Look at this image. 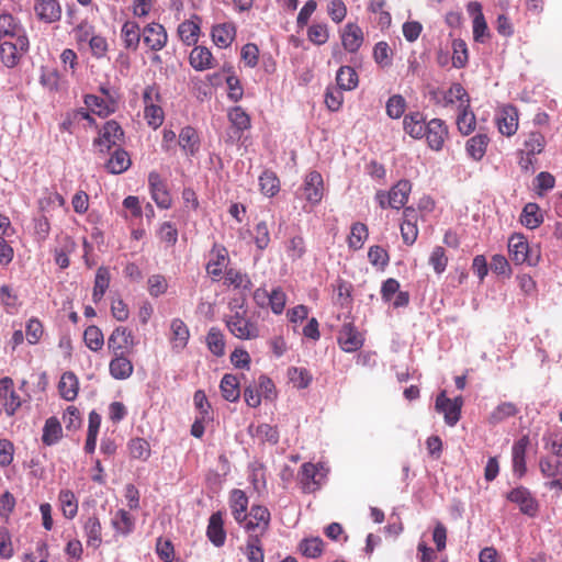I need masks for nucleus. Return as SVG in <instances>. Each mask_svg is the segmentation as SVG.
<instances>
[{"label":"nucleus","mask_w":562,"mask_h":562,"mask_svg":"<svg viewBox=\"0 0 562 562\" xmlns=\"http://www.w3.org/2000/svg\"><path fill=\"white\" fill-rule=\"evenodd\" d=\"M406 100L401 94H394L386 102V114L391 119H400L406 110Z\"/></svg>","instance_id":"nucleus-62"},{"label":"nucleus","mask_w":562,"mask_h":562,"mask_svg":"<svg viewBox=\"0 0 562 562\" xmlns=\"http://www.w3.org/2000/svg\"><path fill=\"white\" fill-rule=\"evenodd\" d=\"M463 406V400L461 396H457L451 400L446 396V392H441L436 398L437 412L443 414L445 423L453 427L458 424L461 418V409Z\"/></svg>","instance_id":"nucleus-8"},{"label":"nucleus","mask_w":562,"mask_h":562,"mask_svg":"<svg viewBox=\"0 0 562 562\" xmlns=\"http://www.w3.org/2000/svg\"><path fill=\"white\" fill-rule=\"evenodd\" d=\"M144 117L149 126L158 128L162 125L165 113L160 103L144 108Z\"/></svg>","instance_id":"nucleus-64"},{"label":"nucleus","mask_w":562,"mask_h":562,"mask_svg":"<svg viewBox=\"0 0 562 562\" xmlns=\"http://www.w3.org/2000/svg\"><path fill=\"white\" fill-rule=\"evenodd\" d=\"M83 121H86L89 126L95 124V120L90 115L87 109L80 108L72 110L66 114L65 119L60 123V131L72 134L76 127Z\"/></svg>","instance_id":"nucleus-24"},{"label":"nucleus","mask_w":562,"mask_h":562,"mask_svg":"<svg viewBox=\"0 0 562 562\" xmlns=\"http://www.w3.org/2000/svg\"><path fill=\"white\" fill-rule=\"evenodd\" d=\"M488 144V136L486 134L479 133L468 139L465 144V149L468 155L472 159H474L475 161H480L484 157Z\"/></svg>","instance_id":"nucleus-40"},{"label":"nucleus","mask_w":562,"mask_h":562,"mask_svg":"<svg viewBox=\"0 0 562 562\" xmlns=\"http://www.w3.org/2000/svg\"><path fill=\"white\" fill-rule=\"evenodd\" d=\"M425 138L428 146L436 151L443 148L449 136L447 124L441 119H431L426 125Z\"/></svg>","instance_id":"nucleus-10"},{"label":"nucleus","mask_w":562,"mask_h":562,"mask_svg":"<svg viewBox=\"0 0 562 562\" xmlns=\"http://www.w3.org/2000/svg\"><path fill=\"white\" fill-rule=\"evenodd\" d=\"M518 110L514 105L503 106L496 119L499 132L505 136H513L518 130Z\"/></svg>","instance_id":"nucleus-19"},{"label":"nucleus","mask_w":562,"mask_h":562,"mask_svg":"<svg viewBox=\"0 0 562 562\" xmlns=\"http://www.w3.org/2000/svg\"><path fill=\"white\" fill-rule=\"evenodd\" d=\"M222 396L228 402H236L240 396L239 380L236 375L226 373L220 384Z\"/></svg>","instance_id":"nucleus-41"},{"label":"nucleus","mask_w":562,"mask_h":562,"mask_svg":"<svg viewBox=\"0 0 562 562\" xmlns=\"http://www.w3.org/2000/svg\"><path fill=\"white\" fill-rule=\"evenodd\" d=\"M411 191V182L408 180H400L387 192V206L400 210L407 203Z\"/></svg>","instance_id":"nucleus-25"},{"label":"nucleus","mask_w":562,"mask_h":562,"mask_svg":"<svg viewBox=\"0 0 562 562\" xmlns=\"http://www.w3.org/2000/svg\"><path fill=\"white\" fill-rule=\"evenodd\" d=\"M83 341L91 351H99L104 345L102 330L94 325L88 326L83 333Z\"/></svg>","instance_id":"nucleus-55"},{"label":"nucleus","mask_w":562,"mask_h":562,"mask_svg":"<svg viewBox=\"0 0 562 562\" xmlns=\"http://www.w3.org/2000/svg\"><path fill=\"white\" fill-rule=\"evenodd\" d=\"M142 35L144 44L154 52L161 50L167 44V32L159 23L153 22L147 24L143 29Z\"/></svg>","instance_id":"nucleus-14"},{"label":"nucleus","mask_w":562,"mask_h":562,"mask_svg":"<svg viewBox=\"0 0 562 562\" xmlns=\"http://www.w3.org/2000/svg\"><path fill=\"white\" fill-rule=\"evenodd\" d=\"M58 502L63 515L67 519H74L78 514V499L70 490H61L58 494Z\"/></svg>","instance_id":"nucleus-42"},{"label":"nucleus","mask_w":562,"mask_h":562,"mask_svg":"<svg viewBox=\"0 0 562 562\" xmlns=\"http://www.w3.org/2000/svg\"><path fill=\"white\" fill-rule=\"evenodd\" d=\"M539 470L547 479H554L562 475V461L553 457H541L539 459Z\"/></svg>","instance_id":"nucleus-50"},{"label":"nucleus","mask_w":562,"mask_h":562,"mask_svg":"<svg viewBox=\"0 0 562 562\" xmlns=\"http://www.w3.org/2000/svg\"><path fill=\"white\" fill-rule=\"evenodd\" d=\"M318 470L313 463H304L299 472V481L302 485L304 493H313L319 488V481L317 480Z\"/></svg>","instance_id":"nucleus-34"},{"label":"nucleus","mask_w":562,"mask_h":562,"mask_svg":"<svg viewBox=\"0 0 562 562\" xmlns=\"http://www.w3.org/2000/svg\"><path fill=\"white\" fill-rule=\"evenodd\" d=\"M124 139V131L122 126L114 120L104 123L99 131L98 138L94 139V145L101 151H109L112 147H120Z\"/></svg>","instance_id":"nucleus-6"},{"label":"nucleus","mask_w":562,"mask_h":562,"mask_svg":"<svg viewBox=\"0 0 562 562\" xmlns=\"http://www.w3.org/2000/svg\"><path fill=\"white\" fill-rule=\"evenodd\" d=\"M261 539L262 538H256V536L247 538L244 553L249 562L265 561V553Z\"/></svg>","instance_id":"nucleus-54"},{"label":"nucleus","mask_w":562,"mask_h":562,"mask_svg":"<svg viewBox=\"0 0 562 562\" xmlns=\"http://www.w3.org/2000/svg\"><path fill=\"white\" fill-rule=\"evenodd\" d=\"M206 344L210 351L216 356L222 357L225 353V338L223 333L216 328L212 327L206 335Z\"/></svg>","instance_id":"nucleus-56"},{"label":"nucleus","mask_w":562,"mask_h":562,"mask_svg":"<svg viewBox=\"0 0 562 562\" xmlns=\"http://www.w3.org/2000/svg\"><path fill=\"white\" fill-rule=\"evenodd\" d=\"M546 146L544 136L540 132H530L524 142L525 153L529 155H539Z\"/></svg>","instance_id":"nucleus-59"},{"label":"nucleus","mask_w":562,"mask_h":562,"mask_svg":"<svg viewBox=\"0 0 562 562\" xmlns=\"http://www.w3.org/2000/svg\"><path fill=\"white\" fill-rule=\"evenodd\" d=\"M426 119L425 115L419 112H409L403 119V130L414 139H422L426 133Z\"/></svg>","instance_id":"nucleus-20"},{"label":"nucleus","mask_w":562,"mask_h":562,"mask_svg":"<svg viewBox=\"0 0 562 562\" xmlns=\"http://www.w3.org/2000/svg\"><path fill=\"white\" fill-rule=\"evenodd\" d=\"M94 34V26L88 21H81L72 29V35L79 49L82 48L86 43H89Z\"/></svg>","instance_id":"nucleus-58"},{"label":"nucleus","mask_w":562,"mask_h":562,"mask_svg":"<svg viewBox=\"0 0 562 562\" xmlns=\"http://www.w3.org/2000/svg\"><path fill=\"white\" fill-rule=\"evenodd\" d=\"M303 196L312 205L318 204L324 194L323 177L318 171H311L306 175L303 186Z\"/></svg>","instance_id":"nucleus-12"},{"label":"nucleus","mask_w":562,"mask_h":562,"mask_svg":"<svg viewBox=\"0 0 562 562\" xmlns=\"http://www.w3.org/2000/svg\"><path fill=\"white\" fill-rule=\"evenodd\" d=\"M206 536L215 547H222L226 540L224 530L223 514L221 512L213 513L209 519Z\"/></svg>","instance_id":"nucleus-28"},{"label":"nucleus","mask_w":562,"mask_h":562,"mask_svg":"<svg viewBox=\"0 0 562 562\" xmlns=\"http://www.w3.org/2000/svg\"><path fill=\"white\" fill-rule=\"evenodd\" d=\"M337 88L341 90H353L357 88L359 79L357 71L350 66H341L336 76Z\"/></svg>","instance_id":"nucleus-45"},{"label":"nucleus","mask_w":562,"mask_h":562,"mask_svg":"<svg viewBox=\"0 0 562 562\" xmlns=\"http://www.w3.org/2000/svg\"><path fill=\"white\" fill-rule=\"evenodd\" d=\"M529 437L522 436L519 438L513 446L512 454H513V470L519 477L525 475L527 471L526 467V451L529 446Z\"/></svg>","instance_id":"nucleus-29"},{"label":"nucleus","mask_w":562,"mask_h":562,"mask_svg":"<svg viewBox=\"0 0 562 562\" xmlns=\"http://www.w3.org/2000/svg\"><path fill=\"white\" fill-rule=\"evenodd\" d=\"M111 283V272L110 269L105 266H101L97 269L93 290H92V301L94 303H99L104 294L106 293Z\"/></svg>","instance_id":"nucleus-36"},{"label":"nucleus","mask_w":562,"mask_h":562,"mask_svg":"<svg viewBox=\"0 0 562 562\" xmlns=\"http://www.w3.org/2000/svg\"><path fill=\"white\" fill-rule=\"evenodd\" d=\"M228 120L239 132L250 127V117L240 106H235L228 112Z\"/></svg>","instance_id":"nucleus-63"},{"label":"nucleus","mask_w":562,"mask_h":562,"mask_svg":"<svg viewBox=\"0 0 562 562\" xmlns=\"http://www.w3.org/2000/svg\"><path fill=\"white\" fill-rule=\"evenodd\" d=\"M102 97L86 94L83 102L88 110L101 117L115 113L119 109V93L115 89L101 86L99 88Z\"/></svg>","instance_id":"nucleus-2"},{"label":"nucleus","mask_w":562,"mask_h":562,"mask_svg":"<svg viewBox=\"0 0 562 562\" xmlns=\"http://www.w3.org/2000/svg\"><path fill=\"white\" fill-rule=\"evenodd\" d=\"M82 528L87 546L98 549L102 544V525L99 517L95 514L88 516Z\"/></svg>","instance_id":"nucleus-22"},{"label":"nucleus","mask_w":562,"mask_h":562,"mask_svg":"<svg viewBox=\"0 0 562 562\" xmlns=\"http://www.w3.org/2000/svg\"><path fill=\"white\" fill-rule=\"evenodd\" d=\"M78 391L79 381L77 375L71 371L63 373L58 383V392L60 396L66 401H74L78 395Z\"/></svg>","instance_id":"nucleus-38"},{"label":"nucleus","mask_w":562,"mask_h":562,"mask_svg":"<svg viewBox=\"0 0 562 562\" xmlns=\"http://www.w3.org/2000/svg\"><path fill=\"white\" fill-rule=\"evenodd\" d=\"M508 254L515 265L528 263L536 266L539 261V254L533 256L527 238L522 234H513L508 239Z\"/></svg>","instance_id":"nucleus-4"},{"label":"nucleus","mask_w":562,"mask_h":562,"mask_svg":"<svg viewBox=\"0 0 562 562\" xmlns=\"http://www.w3.org/2000/svg\"><path fill=\"white\" fill-rule=\"evenodd\" d=\"M36 18L44 23H54L61 18V7L58 0H34Z\"/></svg>","instance_id":"nucleus-17"},{"label":"nucleus","mask_w":562,"mask_h":562,"mask_svg":"<svg viewBox=\"0 0 562 562\" xmlns=\"http://www.w3.org/2000/svg\"><path fill=\"white\" fill-rule=\"evenodd\" d=\"M211 36L213 43L218 48H227L236 37V27L229 22L214 25L211 31Z\"/></svg>","instance_id":"nucleus-26"},{"label":"nucleus","mask_w":562,"mask_h":562,"mask_svg":"<svg viewBox=\"0 0 562 562\" xmlns=\"http://www.w3.org/2000/svg\"><path fill=\"white\" fill-rule=\"evenodd\" d=\"M127 449L131 458L142 461H147L151 454L149 442L144 438H133L127 443Z\"/></svg>","instance_id":"nucleus-47"},{"label":"nucleus","mask_w":562,"mask_h":562,"mask_svg":"<svg viewBox=\"0 0 562 562\" xmlns=\"http://www.w3.org/2000/svg\"><path fill=\"white\" fill-rule=\"evenodd\" d=\"M245 300L240 302L234 300L229 302V308L233 312L224 318L228 331L241 340H252L260 336V327L248 311L244 307Z\"/></svg>","instance_id":"nucleus-1"},{"label":"nucleus","mask_w":562,"mask_h":562,"mask_svg":"<svg viewBox=\"0 0 562 562\" xmlns=\"http://www.w3.org/2000/svg\"><path fill=\"white\" fill-rule=\"evenodd\" d=\"M200 22V18L194 15V20H186L179 24L178 35L184 45L191 46L196 44L201 32Z\"/></svg>","instance_id":"nucleus-32"},{"label":"nucleus","mask_w":562,"mask_h":562,"mask_svg":"<svg viewBox=\"0 0 562 562\" xmlns=\"http://www.w3.org/2000/svg\"><path fill=\"white\" fill-rule=\"evenodd\" d=\"M133 331L125 327H116L108 338V349L112 356L132 355L136 346Z\"/></svg>","instance_id":"nucleus-5"},{"label":"nucleus","mask_w":562,"mask_h":562,"mask_svg":"<svg viewBox=\"0 0 562 562\" xmlns=\"http://www.w3.org/2000/svg\"><path fill=\"white\" fill-rule=\"evenodd\" d=\"M507 499L519 506L522 514L533 517L537 515L539 505L531 492L524 486L516 487L507 494Z\"/></svg>","instance_id":"nucleus-11"},{"label":"nucleus","mask_w":562,"mask_h":562,"mask_svg":"<svg viewBox=\"0 0 562 562\" xmlns=\"http://www.w3.org/2000/svg\"><path fill=\"white\" fill-rule=\"evenodd\" d=\"M189 64L196 71H204L215 67V59L205 46H194L189 55Z\"/></svg>","instance_id":"nucleus-23"},{"label":"nucleus","mask_w":562,"mask_h":562,"mask_svg":"<svg viewBox=\"0 0 562 562\" xmlns=\"http://www.w3.org/2000/svg\"><path fill=\"white\" fill-rule=\"evenodd\" d=\"M271 514L261 505H252L245 520L239 524L248 537L262 538L270 527Z\"/></svg>","instance_id":"nucleus-3"},{"label":"nucleus","mask_w":562,"mask_h":562,"mask_svg":"<svg viewBox=\"0 0 562 562\" xmlns=\"http://www.w3.org/2000/svg\"><path fill=\"white\" fill-rule=\"evenodd\" d=\"M338 344L344 351L355 352L362 347L363 338L353 324L346 323L339 330Z\"/></svg>","instance_id":"nucleus-16"},{"label":"nucleus","mask_w":562,"mask_h":562,"mask_svg":"<svg viewBox=\"0 0 562 562\" xmlns=\"http://www.w3.org/2000/svg\"><path fill=\"white\" fill-rule=\"evenodd\" d=\"M111 526L117 535L128 536L135 529V519L126 509H119L111 519Z\"/></svg>","instance_id":"nucleus-39"},{"label":"nucleus","mask_w":562,"mask_h":562,"mask_svg":"<svg viewBox=\"0 0 562 562\" xmlns=\"http://www.w3.org/2000/svg\"><path fill=\"white\" fill-rule=\"evenodd\" d=\"M518 413L517 406L512 402H504L497 405L488 415L487 423L495 426Z\"/></svg>","instance_id":"nucleus-46"},{"label":"nucleus","mask_w":562,"mask_h":562,"mask_svg":"<svg viewBox=\"0 0 562 562\" xmlns=\"http://www.w3.org/2000/svg\"><path fill=\"white\" fill-rule=\"evenodd\" d=\"M373 59L376 65L384 69L392 66L393 63V52L390 45L384 42H378L373 47Z\"/></svg>","instance_id":"nucleus-51"},{"label":"nucleus","mask_w":562,"mask_h":562,"mask_svg":"<svg viewBox=\"0 0 562 562\" xmlns=\"http://www.w3.org/2000/svg\"><path fill=\"white\" fill-rule=\"evenodd\" d=\"M364 36L361 27L356 23H348L341 32V44L349 53H357L363 44Z\"/></svg>","instance_id":"nucleus-21"},{"label":"nucleus","mask_w":562,"mask_h":562,"mask_svg":"<svg viewBox=\"0 0 562 562\" xmlns=\"http://www.w3.org/2000/svg\"><path fill=\"white\" fill-rule=\"evenodd\" d=\"M148 186L153 200L160 209H168L171 205V196L167 190L166 183L157 171L148 175Z\"/></svg>","instance_id":"nucleus-15"},{"label":"nucleus","mask_w":562,"mask_h":562,"mask_svg":"<svg viewBox=\"0 0 562 562\" xmlns=\"http://www.w3.org/2000/svg\"><path fill=\"white\" fill-rule=\"evenodd\" d=\"M250 434L262 442L268 441L274 445L279 440V432L277 428L269 424H260L255 428V430L250 427Z\"/></svg>","instance_id":"nucleus-61"},{"label":"nucleus","mask_w":562,"mask_h":562,"mask_svg":"<svg viewBox=\"0 0 562 562\" xmlns=\"http://www.w3.org/2000/svg\"><path fill=\"white\" fill-rule=\"evenodd\" d=\"M63 436V428L60 422L56 417H49L46 419L42 441L46 446H53L59 441Z\"/></svg>","instance_id":"nucleus-44"},{"label":"nucleus","mask_w":562,"mask_h":562,"mask_svg":"<svg viewBox=\"0 0 562 562\" xmlns=\"http://www.w3.org/2000/svg\"><path fill=\"white\" fill-rule=\"evenodd\" d=\"M229 262L228 250L225 246L214 244L210 250L209 261L205 265L206 273L212 278L213 281H218Z\"/></svg>","instance_id":"nucleus-9"},{"label":"nucleus","mask_w":562,"mask_h":562,"mask_svg":"<svg viewBox=\"0 0 562 562\" xmlns=\"http://www.w3.org/2000/svg\"><path fill=\"white\" fill-rule=\"evenodd\" d=\"M445 105L454 104L459 102V109L470 106V97L463 86L454 82L450 86L443 95Z\"/></svg>","instance_id":"nucleus-43"},{"label":"nucleus","mask_w":562,"mask_h":562,"mask_svg":"<svg viewBox=\"0 0 562 562\" xmlns=\"http://www.w3.org/2000/svg\"><path fill=\"white\" fill-rule=\"evenodd\" d=\"M520 221L527 228H537L543 221L539 206L536 203L526 204Z\"/></svg>","instance_id":"nucleus-57"},{"label":"nucleus","mask_w":562,"mask_h":562,"mask_svg":"<svg viewBox=\"0 0 562 562\" xmlns=\"http://www.w3.org/2000/svg\"><path fill=\"white\" fill-rule=\"evenodd\" d=\"M131 355L113 356L109 363V371L115 380H126L134 371V366L130 359Z\"/></svg>","instance_id":"nucleus-27"},{"label":"nucleus","mask_w":562,"mask_h":562,"mask_svg":"<svg viewBox=\"0 0 562 562\" xmlns=\"http://www.w3.org/2000/svg\"><path fill=\"white\" fill-rule=\"evenodd\" d=\"M369 236V231L366 224L357 222L353 223L350 228V234L348 236L347 243L349 248L353 250H359L363 247L364 241Z\"/></svg>","instance_id":"nucleus-48"},{"label":"nucleus","mask_w":562,"mask_h":562,"mask_svg":"<svg viewBox=\"0 0 562 562\" xmlns=\"http://www.w3.org/2000/svg\"><path fill=\"white\" fill-rule=\"evenodd\" d=\"M142 37L139 25L135 21H126L122 25L121 40L126 49L136 52Z\"/></svg>","instance_id":"nucleus-35"},{"label":"nucleus","mask_w":562,"mask_h":562,"mask_svg":"<svg viewBox=\"0 0 562 562\" xmlns=\"http://www.w3.org/2000/svg\"><path fill=\"white\" fill-rule=\"evenodd\" d=\"M24 37H27L24 27L12 14H0V42Z\"/></svg>","instance_id":"nucleus-18"},{"label":"nucleus","mask_w":562,"mask_h":562,"mask_svg":"<svg viewBox=\"0 0 562 562\" xmlns=\"http://www.w3.org/2000/svg\"><path fill=\"white\" fill-rule=\"evenodd\" d=\"M132 164L128 153L117 147L105 164V169L112 175H120L126 171Z\"/></svg>","instance_id":"nucleus-37"},{"label":"nucleus","mask_w":562,"mask_h":562,"mask_svg":"<svg viewBox=\"0 0 562 562\" xmlns=\"http://www.w3.org/2000/svg\"><path fill=\"white\" fill-rule=\"evenodd\" d=\"M29 49V38H16L0 42V59L8 67H15L23 54Z\"/></svg>","instance_id":"nucleus-7"},{"label":"nucleus","mask_w":562,"mask_h":562,"mask_svg":"<svg viewBox=\"0 0 562 562\" xmlns=\"http://www.w3.org/2000/svg\"><path fill=\"white\" fill-rule=\"evenodd\" d=\"M385 0H370L368 5V11L378 15L376 23L382 30L387 29L392 22V16L385 10Z\"/></svg>","instance_id":"nucleus-52"},{"label":"nucleus","mask_w":562,"mask_h":562,"mask_svg":"<svg viewBox=\"0 0 562 562\" xmlns=\"http://www.w3.org/2000/svg\"><path fill=\"white\" fill-rule=\"evenodd\" d=\"M457 126L462 135H470L476 126V119L470 106L460 108L457 116Z\"/></svg>","instance_id":"nucleus-53"},{"label":"nucleus","mask_w":562,"mask_h":562,"mask_svg":"<svg viewBox=\"0 0 562 562\" xmlns=\"http://www.w3.org/2000/svg\"><path fill=\"white\" fill-rule=\"evenodd\" d=\"M260 191L267 196H274L280 190V180L276 172L265 170L259 177Z\"/></svg>","instance_id":"nucleus-49"},{"label":"nucleus","mask_w":562,"mask_h":562,"mask_svg":"<svg viewBox=\"0 0 562 562\" xmlns=\"http://www.w3.org/2000/svg\"><path fill=\"white\" fill-rule=\"evenodd\" d=\"M229 508L234 519L241 524L245 520L248 508V497L243 490L235 488L229 495Z\"/></svg>","instance_id":"nucleus-33"},{"label":"nucleus","mask_w":562,"mask_h":562,"mask_svg":"<svg viewBox=\"0 0 562 562\" xmlns=\"http://www.w3.org/2000/svg\"><path fill=\"white\" fill-rule=\"evenodd\" d=\"M178 143L188 157L195 156L200 149V137L195 128L184 126L179 133Z\"/></svg>","instance_id":"nucleus-31"},{"label":"nucleus","mask_w":562,"mask_h":562,"mask_svg":"<svg viewBox=\"0 0 562 562\" xmlns=\"http://www.w3.org/2000/svg\"><path fill=\"white\" fill-rule=\"evenodd\" d=\"M224 284L228 288L239 290L241 293L249 292L252 288V282L249 276L235 268L225 270Z\"/></svg>","instance_id":"nucleus-30"},{"label":"nucleus","mask_w":562,"mask_h":562,"mask_svg":"<svg viewBox=\"0 0 562 562\" xmlns=\"http://www.w3.org/2000/svg\"><path fill=\"white\" fill-rule=\"evenodd\" d=\"M300 550L306 558L316 559L323 553L324 541L318 537L304 539L300 543Z\"/></svg>","instance_id":"nucleus-60"},{"label":"nucleus","mask_w":562,"mask_h":562,"mask_svg":"<svg viewBox=\"0 0 562 562\" xmlns=\"http://www.w3.org/2000/svg\"><path fill=\"white\" fill-rule=\"evenodd\" d=\"M0 401L9 416L14 415L22 404L20 395L14 390L13 380L9 376L0 379Z\"/></svg>","instance_id":"nucleus-13"}]
</instances>
